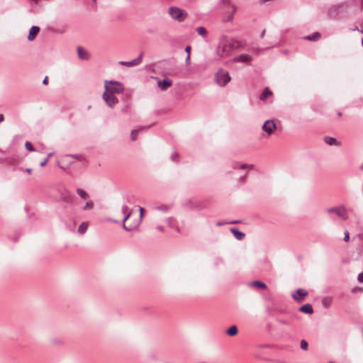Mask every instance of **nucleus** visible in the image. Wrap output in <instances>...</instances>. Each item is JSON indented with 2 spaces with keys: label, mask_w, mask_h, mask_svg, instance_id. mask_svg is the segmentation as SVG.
<instances>
[{
  "label": "nucleus",
  "mask_w": 363,
  "mask_h": 363,
  "mask_svg": "<svg viewBox=\"0 0 363 363\" xmlns=\"http://www.w3.org/2000/svg\"><path fill=\"white\" fill-rule=\"evenodd\" d=\"M242 45L241 41L235 38L231 39L230 41H221L216 49L217 55L220 57L228 55L233 49L238 48L242 46Z\"/></svg>",
  "instance_id": "nucleus-1"
},
{
  "label": "nucleus",
  "mask_w": 363,
  "mask_h": 363,
  "mask_svg": "<svg viewBox=\"0 0 363 363\" xmlns=\"http://www.w3.org/2000/svg\"><path fill=\"white\" fill-rule=\"evenodd\" d=\"M104 87V91L113 94H121L124 91V85L118 81H106Z\"/></svg>",
  "instance_id": "nucleus-2"
},
{
  "label": "nucleus",
  "mask_w": 363,
  "mask_h": 363,
  "mask_svg": "<svg viewBox=\"0 0 363 363\" xmlns=\"http://www.w3.org/2000/svg\"><path fill=\"white\" fill-rule=\"evenodd\" d=\"M231 79L229 72L223 69H219L215 74L216 82L220 86H225Z\"/></svg>",
  "instance_id": "nucleus-3"
},
{
  "label": "nucleus",
  "mask_w": 363,
  "mask_h": 363,
  "mask_svg": "<svg viewBox=\"0 0 363 363\" xmlns=\"http://www.w3.org/2000/svg\"><path fill=\"white\" fill-rule=\"evenodd\" d=\"M328 213H335L337 217L343 220H347L349 218L348 211L344 205L331 207L327 209Z\"/></svg>",
  "instance_id": "nucleus-4"
},
{
  "label": "nucleus",
  "mask_w": 363,
  "mask_h": 363,
  "mask_svg": "<svg viewBox=\"0 0 363 363\" xmlns=\"http://www.w3.org/2000/svg\"><path fill=\"white\" fill-rule=\"evenodd\" d=\"M169 13L173 19L177 20L178 22L184 21L187 16V13L184 10L176 6L169 7Z\"/></svg>",
  "instance_id": "nucleus-5"
},
{
  "label": "nucleus",
  "mask_w": 363,
  "mask_h": 363,
  "mask_svg": "<svg viewBox=\"0 0 363 363\" xmlns=\"http://www.w3.org/2000/svg\"><path fill=\"white\" fill-rule=\"evenodd\" d=\"M23 160V157L19 155H14L3 159V161L9 165L16 166Z\"/></svg>",
  "instance_id": "nucleus-6"
},
{
  "label": "nucleus",
  "mask_w": 363,
  "mask_h": 363,
  "mask_svg": "<svg viewBox=\"0 0 363 363\" xmlns=\"http://www.w3.org/2000/svg\"><path fill=\"white\" fill-rule=\"evenodd\" d=\"M103 99L106 104L110 107H112L118 102L116 96H115L113 94H109L106 91L104 92Z\"/></svg>",
  "instance_id": "nucleus-7"
},
{
  "label": "nucleus",
  "mask_w": 363,
  "mask_h": 363,
  "mask_svg": "<svg viewBox=\"0 0 363 363\" xmlns=\"http://www.w3.org/2000/svg\"><path fill=\"white\" fill-rule=\"evenodd\" d=\"M262 128L268 135H271L276 130L277 125L273 120H267L264 123Z\"/></svg>",
  "instance_id": "nucleus-8"
},
{
  "label": "nucleus",
  "mask_w": 363,
  "mask_h": 363,
  "mask_svg": "<svg viewBox=\"0 0 363 363\" xmlns=\"http://www.w3.org/2000/svg\"><path fill=\"white\" fill-rule=\"evenodd\" d=\"M143 52H140L138 57L130 61H121L119 64L125 67H134L140 65L142 62Z\"/></svg>",
  "instance_id": "nucleus-9"
},
{
  "label": "nucleus",
  "mask_w": 363,
  "mask_h": 363,
  "mask_svg": "<svg viewBox=\"0 0 363 363\" xmlns=\"http://www.w3.org/2000/svg\"><path fill=\"white\" fill-rule=\"evenodd\" d=\"M132 211L128 212V213L124 214V217L123 218V228L127 232L133 231L134 229L137 228L140 225V221H137L134 225H126L125 222L130 218Z\"/></svg>",
  "instance_id": "nucleus-10"
},
{
  "label": "nucleus",
  "mask_w": 363,
  "mask_h": 363,
  "mask_svg": "<svg viewBox=\"0 0 363 363\" xmlns=\"http://www.w3.org/2000/svg\"><path fill=\"white\" fill-rule=\"evenodd\" d=\"M308 295V291L303 289H298L294 294H292V297L294 300L300 302L305 296Z\"/></svg>",
  "instance_id": "nucleus-11"
},
{
  "label": "nucleus",
  "mask_w": 363,
  "mask_h": 363,
  "mask_svg": "<svg viewBox=\"0 0 363 363\" xmlns=\"http://www.w3.org/2000/svg\"><path fill=\"white\" fill-rule=\"evenodd\" d=\"M157 85L161 90L164 91L172 85V80L167 78L159 79L157 81Z\"/></svg>",
  "instance_id": "nucleus-12"
},
{
  "label": "nucleus",
  "mask_w": 363,
  "mask_h": 363,
  "mask_svg": "<svg viewBox=\"0 0 363 363\" xmlns=\"http://www.w3.org/2000/svg\"><path fill=\"white\" fill-rule=\"evenodd\" d=\"M230 230L238 240H242L245 238V234L237 228H231Z\"/></svg>",
  "instance_id": "nucleus-13"
},
{
  "label": "nucleus",
  "mask_w": 363,
  "mask_h": 363,
  "mask_svg": "<svg viewBox=\"0 0 363 363\" xmlns=\"http://www.w3.org/2000/svg\"><path fill=\"white\" fill-rule=\"evenodd\" d=\"M39 31H40V28L38 26H33L29 30V34L28 35V40L29 41L33 40L35 38V36L37 35V34L39 33Z\"/></svg>",
  "instance_id": "nucleus-14"
},
{
  "label": "nucleus",
  "mask_w": 363,
  "mask_h": 363,
  "mask_svg": "<svg viewBox=\"0 0 363 363\" xmlns=\"http://www.w3.org/2000/svg\"><path fill=\"white\" fill-rule=\"evenodd\" d=\"M250 56L248 54H241L233 58L235 62H248L250 61Z\"/></svg>",
  "instance_id": "nucleus-15"
},
{
  "label": "nucleus",
  "mask_w": 363,
  "mask_h": 363,
  "mask_svg": "<svg viewBox=\"0 0 363 363\" xmlns=\"http://www.w3.org/2000/svg\"><path fill=\"white\" fill-rule=\"evenodd\" d=\"M299 311L306 314L311 315L313 313V308L311 303H306L299 308Z\"/></svg>",
  "instance_id": "nucleus-16"
},
{
  "label": "nucleus",
  "mask_w": 363,
  "mask_h": 363,
  "mask_svg": "<svg viewBox=\"0 0 363 363\" xmlns=\"http://www.w3.org/2000/svg\"><path fill=\"white\" fill-rule=\"evenodd\" d=\"M233 169L240 168L241 169H247L252 170V169H254V165L253 164H240L239 162H234L233 163Z\"/></svg>",
  "instance_id": "nucleus-17"
},
{
  "label": "nucleus",
  "mask_w": 363,
  "mask_h": 363,
  "mask_svg": "<svg viewBox=\"0 0 363 363\" xmlns=\"http://www.w3.org/2000/svg\"><path fill=\"white\" fill-rule=\"evenodd\" d=\"M272 95V91L269 89V87H265L263 91L259 95V99L261 101H265L267 98Z\"/></svg>",
  "instance_id": "nucleus-18"
},
{
  "label": "nucleus",
  "mask_w": 363,
  "mask_h": 363,
  "mask_svg": "<svg viewBox=\"0 0 363 363\" xmlns=\"http://www.w3.org/2000/svg\"><path fill=\"white\" fill-rule=\"evenodd\" d=\"M321 37V34L319 32H314L312 34L308 35L304 37L305 40H310V41H317Z\"/></svg>",
  "instance_id": "nucleus-19"
},
{
  "label": "nucleus",
  "mask_w": 363,
  "mask_h": 363,
  "mask_svg": "<svg viewBox=\"0 0 363 363\" xmlns=\"http://www.w3.org/2000/svg\"><path fill=\"white\" fill-rule=\"evenodd\" d=\"M324 141L329 145H340V143L336 138L330 136H325Z\"/></svg>",
  "instance_id": "nucleus-20"
},
{
  "label": "nucleus",
  "mask_w": 363,
  "mask_h": 363,
  "mask_svg": "<svg viewBox=\"0 0 363 363\" xmlns=\"http://www.w3.org/2000/svg\"><path fill=\"white\" fill-rule=\"evenodd\" d=\"M89 228V223L88 222H83L80 224L77 229V233L79 235H83L86 233Z\"/></svg>",
  "instance_id": "nucleus-21"
},
{
  "label": "nucleus",
  "mask_w": 363,
  "mask_h": 363,
  "mask_svg": "<svg viewBox=\"0 0 363 363\" xmlns=\"http://www.w3.org/2000/svg\"><path fill=\"white\" fill-rule=\"evenodd\" d=\"M238 328L235 325L230 326L226 330V333L228 334V335L231 336V337L236 335L238 334Z\"/></svg>",
  "instance_id": "nucleus-22"
},
{
  "label": "nucleus",
  "mask_w": 363,
  "mask_h": 363,
  "mask_svg": "<svg viewBox=\"0 0 363 363\" xmlns=\"http://www.w3.org/2000/svg\"><path fill=\"white\" fill-rule=\"evenodd\" d=\"M77 54L78 57L82 60L87 59L88 57V53L86 52L80 46L77 48Z\"/></svg>",
  "instance_id": "nucleus-23"
},
{
  "label": "nucleus",
  "mask_w": 363,
  "mask_h": 363,
  "mask_svg": "<svg viewBox=\"0 0 363 363\" xmlns=\"http://www.w3.org/2000/svg\"><path fill=\"white\" fill-rule=\"evenodd\" d=\"M252 285L255 286H257L260 289H266L267 288V286L265 283H264V282H262L261 281H259V280L254 281L252 283Z\"/></svg>",
  "instance_id": "nucleus-24"
},
{
  "label": "nucleus",
  "mask_w": 363,
  "mask_h": 363,
  "mask_svg": "<svg viewBox=\"0 0 363 363\" xmlns=\"http://www.w3.org/2000/svg\"><path fill=\"white\" fill-rule=\"evenodd\" d=\"M196 32L199 35L202 36L203 38L206 37L207 30L203 26H199L196 28Z\"/></svg>",
  "instance_id": "nucleus-25"
},
{
  "label": "nucleus",
  "mask_w": 363,
  "mask_h": 363,
  "mask_svg": "<svg viewBox=\"0 0 363 363\" xmlns=\"http://www.w3.org/2000/svg\"><path fill=\"white\" fill-rule=\"evenodd\" d=\"M77 193L83 199H86L89 198V194L82 189H77Z\"/></svg>",
  "instance_id": "nucleus-26"
},
{
  "label": "nucleus",
  "mask_w": 363,
  "mask_h": 363,
  "mask_svg": "<svg viewBox=\"0 0 363 363\" xmlns=\"http://www.w3.org/2000/svg\"><path fill=\"white\" fill-rule=\"evenodd\" d=\"M145 128V127L143 126H141L139 129H134V130H131V133H130V138L133 141L135 140H136V136H137V134L138 133L139 130L140 129H143Z\"/></svg>",
  "instance_id": "nucleus-27"
},
{
  "label": "nucleus",
  "mask_w": 363,
  "mask_h": 363,
  "mask_svg": "<svg viewBox=\"0 0 363 363\" xmlns=\"http://www.w3.org/2000/svg\"><path fill=\"white\" fill-rule=\"evenodd\" d=\"M331 303V298L330 297H324L322 299V304L324 307L328 308Z\"/></svg>",
  "instance_id": "nucleus-28"
},
{
  "label": "nucleus",
  "mask_w": 363,
  "mask_h": 363,
  "mask_svg": "<svg viewBox=\"0 0 363 363\" xmlns=\"http://www.w3.org/2000/svg\"><path fill=\"white\" fill-rule=\"evenodd\" d=\"M25 147L28 150V151H30V152H34L35 151V149L33 147L32 144L27 141L26 143H25Z\"/></svg>",
  "instance_id": "nucleus-29"
},
{
  "label": "nucleus",
  "mask_w": 363,
  "mask_h": 363,
  "mask_svg": "<svg viewBox=\"0 0 363 363\" xmlns=\"http://www.w3.org/2000/svg\"><path fill=\"white\" fill-rule=\"evenodd\" d=\"M308 344L305 340H301L300 342V347L303 350H306L308 349Z\"/></svg>",
  "instance_id": "nucleus-30"
},
{
  "label": "nucleus",
  "mask_w": 363,
  "mask_h": 363,
  "mask_svg": "<svg viewBox=\"0 0 363 363\" xmlns=\"http://www.w3.org/2000/svg\"><path fill=\"white\" fill-rule=\"evenodd\" d=\"M51 342L55 345H60L62 344V340L58 338L51 340Z\"/></svg>",
  "instance_id": "nucleus-31"
},
{
  "label": "nucleus",
  "mask_w": 363,
  "mask_h": 363,
  "mask_svg": "<svg viewBox=\"0 0 363 363\" xmlns=\"http://www.w3.org/2000/svg\"><path fill=\"white\" fill-rule=\"evenodd\" d=\"M66 157H71L79 160H83V156L81 155H67Z\"/></svg>",
  "instance_id": "nucleus-32"
},
{
  "label": "nucleus",
  "mask_w": 363,
  "mask_h": 363,
  "mask_svg": "<svg viewBox=\"0 0 363 363\" xmlns=\"http://www.w3.org/2000/svg\"><path fill=\"white\" fill-rule=\"evenodd\" d=\"M121 211L123 214H126V213H128V212L131 211V210H130L129 208L126 205H123L122 206Z\"/></svg>",
  "instance_id": "nucleus-33"
},
{
  "label": "nucleus",
  "mask_w": 363,
  "mask_h": 363,
  "mask_svg": "<svg viewBox=\"0 0 363 363\" xmlns=\"http://www.w3.org/2000/svg\"><path fill=\"white\" fill-rule=\"evenodd\" d=\"M179 155L177 152H173L171 155V159L174 162H178Z\"/></svg>",
  "instance_id": "nucleus-34"
},
{
  "label": "nucleus",
  "mask_w": 363,
  "mask_h": 363,
  "mask_svg": "<svg viewBox=\"0 0 363 363\" xmlns=\"http://www.w3.org/2000/svg\"><path fill=\"white\" fill-rule=\"evenodd\" d=\"M344 241L345 242H348L350 240V233H349V231L348 230H346L345 231L344 233Z\"/></svg>",
  "instance_id": "nucleus-35"
},
{
  "label": "nucleus",
  "mask_w": 363,
  "mask_h": 363,
  "mask_svg": "<svg viewBox=\"0 0 363 363\" xmlns=\"http://www.w3.org/2000/svg\"><path fill=\"white\" fill-rule=\"evenodd\" d=\"M247 177V174H246L243 176H241L239 179V182L241 184L245 183L246 181Z\"/></svg>",
  "instance_id": "nucleus-36"
},
{
  "label": "nucleus",
  "mask_w": 363,
  "mask_h": 363,
  "mask_svg": "<svg viewBox=\"0 0 363 363\" xmlns=\"http://www.w3.org/2000/svg\"><path fill=\"white\" fill-rule=\"evenodd\" d=\"M139 211H140V219L138 221H141L142 218H143V213H144V211H145V209L143 208V207H140L139 208Z\"/></svg>",
  "instance_id": "nucleus-37"
},
{
  "label": "nucleus",
  "mask_w": 363,
  "mask_h": 363,
  "mask_svg": "<svg viewBox=\"0 0 363 363\" xmlns=\"http://www.w3.org/2000/svg\"><path fill=\"white\" fill-rule=\"evenodd\" d=\"M236 7L235 6H233V11H232V14L228 18V21H230L231 20H233V14L236 12Z\"/></svg>",
  "instance_id": "nucleus-38"
},
{
  "label": "nucleus",
  "mask_w": 363,
  "mask_h": 363,
  "mask_svg": "<svg viewBox=\"0 0 363 363\" xmlns=\"http://www.w3.org/2000/svg\"><path fill=\"white\" fill-rule=\"evenodd\" d=\"M357 280L359 282L363 283V272L358 274Z\"/></svg>",
  "instance_id": "nucleus-39"
},
{
  "label": "nucleus",
  "mask_w": 363,
  "mask_h": 363,
  "mask_svg": "<svg viewBox=\"0 0 363 363\" xmlns=\"http://www.w3.org/2000/svg\"><path fill=\"white\" fill-rule=\"evenodd\" d=\"M191 48L190 45H186L185 47L184 51L187 53V55H191Z\"/></svg>",
  "instance_id": "nucleus-40"
},
{
  "label": "nucleus",
  "mask_w": 363,
  "mask_h": 363,
  "mask_svg": "<svg viewBox=\"0 0 363 363\" xmlns=\"http://www.w3.org/2000/svg\"><path fill=\"white\" fill-rule=\"evenodd\" d=\"M48 157H46L44 160H43L40 163V167H44L46 165V164L48 163Z\"/></svg>",
  "instance_id": "nucleus-41"
},
{
  "label": "nucleus",
  "mask_w": 363,
  "mask_h": 363,
  "mask_svg": "<svg viewBox=\"0 0 363 363\" xmlns=\"http://www.w3.org/2000/svg\"><path fill=\"white\" fill-rule=\"evenodd\" d=\"M190 58H191V55H187L185 59V63L186 65H189L190 64Z\"/></svg>",
  "instance_id": "nucleus-42"
},
{
  "label": "nucleus",
  "mask_w": 363,
  "mask_h": 363,
  "mask_svg": "<svg viewBox=\"0 0 363 363\" xmlns=\"http://www.w3.org/2000/svg\"><path fill=\"white\" fill-rule=\"evenodd\" d=\"M157 208L160 210V211H166L167 210V207L166 206H164V205L158 206Z\"/></svg>",
  "instance_id": "nucleus-43"
},
{
  "label": "nucleus",
  "mask_w": 363,
  "mask_h": 363,
  "mask_svg": "<svg viewBox=\"0 0 363 363\" xmlns=\"http://www.w3.org/2000/svg\"><path fill=\"white\" fill-rule=\"evenodd\" d=\"M172 218H167L166 221L167 223V224L171 227V228H174L173 225L172 224Z\"/></svg>",
  "instance_id": "nucleus-44"
},
{
  "label": "nucleus",
  "mask_w": 363,
  "mask_h": 363,
  "mask_svg": "<svg viewBox=\"0 0 363 363\" xmlns=\"http://www.w3.org/2000/svg\"><path fill=\"white\" fill-rule=\"evenodd\" d=\"M157 229L159 230L161 232L164 231V227L162 226V225H157Z\"/></svg>",
  "instance_id": "nucleus-45"
},
{
  "label": "nucleus",
  "mask_w": 363,
  "mask_h": 363,
  "mask_svg": "<svg viewBox=\"0 0 363 363\" xmlns=\"http://www.w3.org/2000/svg\"><path fill=\"white\" fill-rule=\"evenodd\" d=\"M89 207H91V202L87 201V202L86 203V204H85L84 208H89Z\"/></svg>",
  "instance_id": "nucleus-46"
},
{
  "label": "nucleus",
  "mask_w": 363,
  "mask_h": 363,
  "mask_svg": "<svg viewBox=\"0 0 363 363\" xmlns=\"http://www.w3.org/2000/svg\"><path fill=\"white\" fill-rule=\"evenodd\" d=\"M191 201V199H189L186 203H184V206H190V204L189 203Z\"/></svg>",
  "instance_id": "nucleus-47"
},
{
  "label": "nucleus",
  "mask_w": 363,
  "mask_h": 363,
  "mask_svg": "<svg viewBox=\"0 0 363 363\" xmlns=\"http://www.w3.org/2000/svg\"><path fill=\"white\" fill-rule=\"evenodd\" d=\"M240 223V220H232V221L229 222L228 223L236 224V223Z\"/></svg>",
  "instance_id": "nucleus-48"
},
{
  "label": "nucleus",
  "mask_w": 363,
  "mask_h": 363,
  "mask_svg": "<svg viewBox=\"0 0 363 363\" xmlns=\"http://www.w3.org/2000/svg\"><path fill=\"white\" fill-rule=\"evenodd\" d=\"M48 77H45V78H44V79H43V83L44 84H48Z\"/></svg>",
  "instance_id": "nucleus-49"
},
{
  "label": "nucleus",
  "mask_w": 363,
  "mask_h": 363,
  "mask_svg": "<svg viewBox=\"0 0 363 363\" xmlns=\"http://www.w3.org/2000/svg\"><path fill=\"white\" fill-rule=\"evenodd\" d=\"M26 172L30 174L32 173V169L30 168H27L26 169Z\"/></svg>",
  "instance_id": "nucleus-50"
},
{
  "label": "nucleus",
  "mask_w": 363,
  "mask_h": 363,
  "mask_svg": "<svg viewBox=\"0 0 363 363\" xmlns=\"http://www.w3.org/2000/svg\"><path fill=\"white\" fill-rule=\"evenodd\" d=\"M4 119V117L3 116V114H0V123L2 122Z\"/></svg>",
  "instance_id": "nucleus-51"
},
{
  "label": "nucleus",
  "mask_w": 363,
  "mask_h": 363,
  "mask_svg": "<svg viewBox=\"0 0 363 363\" xmlns=\"http://www.w3.org/2000/svg\"><path fill=\"white\" fill-rule=\"evenodd\" d=\"M264 34H265V30H263L260 35V38H262L264 37Z\"/></svg>",
  "instance_id": "nucleus-52"
},
{
  "label": "nucleus",
  "mask_w": 363,
  "mask_h": 363,
  "mask_svg": "<svg viewBox=\"0 0 363 363\" xmlns=\"http://www.w3.org/2000/svg\"><path fill=\"white\" fill-rule=\"evenodd\" d=\"M173 228H174L177 232H180V229L178 226L174 227Z\"/></svg>",
  "instance_id": "nucleus-53"
},
{
  "label": "nucleus",
  "mask_w": 363,
  "mask_h": 363,
  "mask_svg": "<svg viewBox=\"0 0 363 363\" xmlns=\"http://www.w3.org/2000/svg\"><path fill=\"white\" fill-rule=\"evenodd\" d=\"M52 155V152H50L48 154L47 157H48V159H49Z\"/></svg>",
  "instance_id": "nucleus-54"
},
{
  "label": "nucleus",
  "mask_w": 363,
  "mask_h": 363,
  "mask_svg": "<svg viewBox=\"0 0 363 363\" xmlns=\"http://www.w3.org/2000/svg\"><path fill=\"white\" fill-rule=\"evenodd\" d=\"M96 3V0H92V7L94 6V4Z\"/></svg>",
  "instance_id": "nucleus-55"
},
{
  "label": "nucleus",
  "mask_w": 363,
  "mask_h": 363,
  "mask_svg": "<svg viewBox=\"0 0 363 363\" xmlns=\"http://www.w3.org/2000/svg\"><path fill=\"white\" fill-rule=\"evenodd\" d=\"M337 116H342V113L339 111V112L337 113Z\"/></svg>",
  "instance_id": "nucleus-56"
},
{
  "label": "nucleus",
  "mask_w": 363,
  "mask_h": 363,
  "mask_svg": "<svg viewBox=\"0 0 363 363\" xmlns=\"http://www.w3.org/2000/svg\"><path fill=\"white\" fill-rule=\"evenodd\" d=\"M223 225V223H220V222H218V223H217V225Z\"/></svg>",
  "instance_id": "nucleus-57"
},
{
  "label": "nucleus",
  "mask_w": 363,
  "mask_h": 363,
  "mask_svg": "<svg viewBox=\"0 0 363 363\" xmlns=\"http://www.w3.org/2000/svg\"><path fill=\"white\" fill-rule=\"evenodd\" d=\"M362 8L363 7V0L361 1Z\"/></svg>",
  "instance_id": "nucleus-58"
},
{
  "label": "nucleus",
  "mask_w": 363,
  "mask_h": 363,
  "mask_svg": "<svg viewBox=\"0 0 363 363\" xmlns=\"http://www.w3.org/2000/svg\"><path fill=\"white\" fill-rule=\"evenodd\" d=\"M362 45L363 47V38H362Z\"/></svg>",
  "instance_id": "nucleus-59"
},
{
  "label": "nucleus",
  "mask_w": 363,
  "mask_h": 363,
  "mask_svg": "<svg viewBox=\"0 0 363 363\" xmlns=\"http://www.w3.org/2000/svg\"><path fill=\"white\" fill-rule=\"evenodd\" d=\"M111 221H112V222H114V223H117V221H116V220H112Z\"/></svg>",
  "instance_id": "nucleus-60"
}]
</instances>
